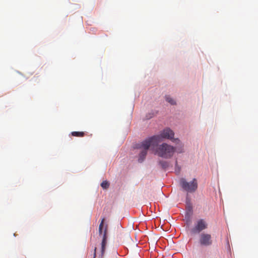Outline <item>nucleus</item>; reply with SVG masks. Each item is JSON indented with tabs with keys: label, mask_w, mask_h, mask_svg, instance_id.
Listing matches in <instances>:
<instances>
[{
	"label": "nucleus",
	"mask_w": 258,
	"mask_h": 258,
	"mask_svg": "<svg viewBox=\"0 0 258 258\" xmlns=\"http://www.w3.org/2000/svg\"><path fill=\"white\" fill-rule=\"evenodd\" d=\"M175 152V148L170 145L164 143L157 146L155 154L165 159L171 157Z\"/></svg>",
	"instance_id": "1"
},
{
	"label": "nucleus",
	"mask_w": 258,
	"mask_h": 258,
	"mask_svg": "<svg viewBox=\"0 0 258 258\" xmlns=\"http://www.w3.org/2000/svg\"><path fill=\"white\" fill-rule=\"evenodd\" d=\"M173 132L169 128H167L164 129L163 131L161 132L160 135L151 137L145 140L157 145L158 143L161 142L162 139H168L172 140L173 139Z\"/></svg>",
	"instance_id": "2"
},
{
	"label": "nucleus",
	"mask_w": 258,
	"mask_h": 258,
	"mask_svg": "<svg viewBox=\"0 0 258 258\" xmlns=\"http://www.w3.org/2000/svg\"><path fill=\"white\" fill-rule=\"evenodd\" d=\"M104 218L101 219V223L99 225V236H102V241L101 243V254L100 256L102 258L104 255V250L107 239V225L104 226Z\"/></svg>",
	"instance_id": "3"
},
{
	"label": "nucleus",
	"mask_w": 258,
	"mask_h": 258,
	"mask_svg": "<svg viewBox=\"0 0 258 258\" xmlns=\"http://www.w3.org/2000/svg\"><path fill=\"white\" fill-rule=\"evenodd\" d=\"M180 185L183 191L187 192V194H192L195 192L197 190V180L194 178L192 179V181L188 182L184 178H180Z\"/></svg>",
	"instance_id": "4"
},
{
	"label": "nucleus",
	"mask_w": 258,
	"mask_h": 258,
	"mask_svg": "<svg viewBox=\"0 0 258 258\" xmlns=\"http://www.w3.org/2000/svg\"><path fill=\"white\" fill-rule=\"evenodd\" d=\"M157 146L152 142H148L147 140H145L138 144V148L141 149L140 153L139 155L138 161L139 163H142L145 160V157L147 155V152L149 148L150 147H155Z\"/></svg>",
	"instance_id": "5"
},
{
	"label": "nucleus",
	"mask_w": 258,
	"mask_h": 258,
	"mask_svg": "<svg viewBox=\"0 0 258 258\" xmlns=\"http://www.w3.org/2000/svg\"><path fill=\"white\" fill-rule=\"evenodd\" d=\"M200 243L204 246H209L212 244L211 236L209 234H201Z\"/></svg>",
	"instance_id": "6"
},
{
	"label": "nucleus",
	"mask_w": 258,
	"mask_h": 258,
	"mask_svg": "<svg viewBox=\"0 0 258 258\" xmlns=\"http://www.w3.org/2000/svg\"><path fill=\"white\" fill-rule=\"evenodd\" d=\"M207 228L206 223L204 220H200L198 221L196 226L192 229V232L194 233H200L201 231L204 230Z\"/></svg>",
	"instance_id": "7"
},
{
	"label": "nucleus",
	"mask_w": 258,
	"mask_h": 258,
	"mask_svg": "<svg viewBox=\"0 0 258 258\" xmlns=\"http://www.w3.org/2000/svg\"><path fill=\"white\" fill-rule=\"evenodd\" d=\"M165 99L166 101L168 103H170L171 105H174L176 104V101L175 100L173 99L169 95L165 96Z\"/></svg>",
	"instance_id": "8"
},
{
	"label": "nucleus",
	"mask_w": 258,
	"mask_h": 258,
	"mask_svg": "<svg viewBox=\"0 0 258 258\" xmlns=\"http://www.w3.org/2000/svg\"><path fill=\"white\" fill-rule=\"evenodd\" d=\"M72 135L73 137H83L85 136V133L83 132H73Z\"/></svg>",
	"instance_id": "9"
},
{
	"label": "nucleus",
	"mask_w": 258,
	"mask_h": 258,
	"mask_svg": "<svg viewBox=\"0 0 258 258\" xmlns=\"http://www.w3.org/2000/svg\"><path fill=\"white\" fill-rule=\"evenodd\" d=\"M159 164L161 165L162 168L164 169H166L169 166L168 163L164 161H160Z\"/></svg>",
	"instance_id": "10"
},
{
	"label": "nucleus",
	"mask_w": 258,
	"mask_h": 258,
	"mask_svg": "<svg viewBox=\"0 0 258 258\" xmlns=\"http://www.w3.org/2000/svg\"><path fill=\"white\" fill-rule=\"evenodd\" d=\"M101 186L103 189H107L109 187V183L107 181H106V180L103 181L101 183Z\"/></svg>",
	"instance_id": "11"
},
{
	"label": "nucleus",
	"mask_w": 258,
	"mask_h": 258,
	"mask_svg": "<svg viewBox=\"0 0 258 258\" xmlns=\"http://www.w3.org/2000/svg\"><path fill=\"white\" fill-rule=\"evenodd\" d=\"M184 149H183V146L182 144L178 143V153H181L183 152Z\"/></svg>",
	"instance_id": "12"
},
{
	"label": "nucleus",
	"mask_w": 258,
	"mask_h": 258,
	"mask_svg": "<svg viewBox=\"0 0 258 258\" xmlns=\"http://www.w3.org/2000/svg\"><path fill=\"white\" fill-rule=\"evenodd\" d=\"M186 205L187 206L188 208L190 209L191 207L190 201H189V199H188L187 197L186 198Z\"/></svg>",
	"instance_id": "13"
},
{
	"label": "nucleus",
	"mask_w": 258,
	"mask_h": 258,
	"mask_svg": "<svg viewBox=\"0 0 258 258\" xmlns=\"http://www.w3.org/2000/svg\"><path fill=\"white\" fill-rule=\"evenodd\" d=\"M96 247L94 248V258H96Z\"/></svg>",
	"instance_id": "14"
}]
</instances>
